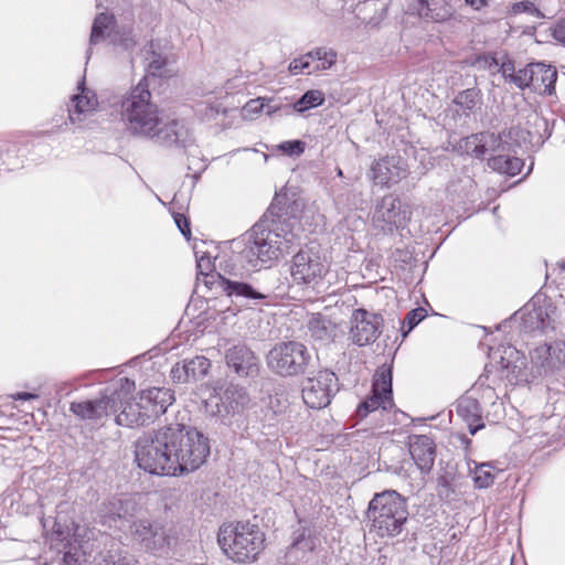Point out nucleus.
I'll return each mask as SVG.
<instances>
[{"label": "nucleus", "mask_w": 565, "mask_h": 565, "mask_svg": "<svg viewBox=\"0 0 565 565\" xmlns=\"http://www.w3.org/2000/svg\"><path fill=\"white\" fill-rule=\"evenodd\" d=\"M478 383H479L480 385H482V384H483V382H482V376H480V377L478 379Z\"/></svg>", "instance_id": "58"}, {"label": "nucleus", "mask_w": 565, "mask_h": 565, "mask_svg": "<svg viewBox=\"0 0 565 565\" xmlns=\"http://www.w3.org/2000/svg\"><path fill=\"white\" fill-rule=\"evenodd\" d=\"M455 104L458 105L465 114L472 113L481 104V94L477 88H468L460 92Z\"/></svg>", "instance_id": "34"}, {"label": "nucleus", "mask_w": 565, "mask_h": 565, "mask_svg": "<svg viewBox=\"0 0 565 565\" xmlns=\"http://www.w3.org/2000/svg\"><path fill=\"white\" fill-rule=\"evenodd\" d=\"M383 317L360 308L351 317L350 339L354 344L363 347L374 342L381 334Z\"/></svg>", "instance_id": "16"}, {"label": "nucleus", "mask_w": 565, "mask_h": 565, "mask_svg": "<svg viewBox=\"0 0 565 565\" xmlns=\"http://www.w3.org/2000/svg\"><path fill=\"white\" fill-rule=\"evenodd\" d=\"M426 317V310L424 308H416L411 310L405 319L404 323L407 324L408 331L413 330L424 318Z\"/></svg>", "instance_id": "47"}, {"label": "nucleus", "mask_w": 565, "mask_h": 565, "mask_svg": "<svg viewBox=\"0 0 565 565\" xmlns=\"http://www.w3.org/2000/svg\"><path fill=\"white\" fill-rule=\"evenodd\" d=\"M519 127H511L501 134L479 132L468 136L460 140L459 149L477 159H484L491 154V150L512 149L515 142H510L507 138H514L519 132Z\"/></svg>", "instance_id": "12"}, {"label": "nucleus", "mask_w": 565, "mask_h": 565, "mask_svg": "<svg viewBox=\"0 0 565 565\" xmlns=\"http://www.w3.org/2000/svg\"><path fill=\"white\" fill-rule=\"evenodd\" d=\"M183 362L185 364L186 372L191 382H196L203 379L209 373L211 367L210 360L203 355H196L192 359H184Z\"/></svg>", "instance_id": "33"}, {"label": "nucleus", "mask_w": 565, "mask_h": 565, "mask_svg": "<svg viewBox=\"0 0 565 565\" xmlns=\"http://www.w3.org/2000/svg\"><path fill=\"white\" fill-rule=\"evenodd\" d=\"M488 0H466L467 4L472 7L476 10L481 9Z\"/></svg>", "instance_id": "56"}, {"label": "nucleus", "mask_w": 565, "mask_h": 565, "mask_svg": "<svg viewBox=\"0 0 565 565\" xmlns=\"http://www.w3.org/2000/svg\"><path fill=\"white\" fill-rule=\"evenodd\" d=\"M105 565H136V561L132 555L127 552H115L109 553L107 558L104 559Z\"/></svg>", "instance_id": "42"}, {"label": "nucleus", "mask_w": 565, "mask_h": 565, "mask_svg": "<svg viewBox=\"0 0 565 565\" xmlns=\"http://www.w3.org/2000/svg\"><path fill=\"white\" fill-rule=\"evenodd\" d=\"M310 54L309 52L301 55L300 57L298 58H295L290 64H289V71L292 73V74H300L302 73L305 70H308L310 67V64H311V60H310Z\"/></svg>", "instance_id": "46"}, {"label": "nucleus", "mask_w": 565, "mask_h": 565, "mask_svg": "<svg viewBox=\"0 0 565 565\" xmlns=\"http://www.w3.org/2000/svg\"><path fill=\"white\" fill-rule=\"evenodd\" d=\"M555 308L544 301L540 303V299L532 300L524 306L522 310V328L525 332L545 331L548 328H553V318Z\"/></svg>", "instance_id": "20"}, {"label": "nucleus", "mask_w": 565, "mask_h": 565, "mask_svg": "<svg viewBox=\"0 0 565 565\" xmlns=\"http://www.w3.org/2000/svg\"><path fill=\"white\" fill-rule=\"evenodd\" d=\"M94 531L85 525L73 524V541L63 545V563L65 565H82L88 550Z\"/></svg>", "instance_id": "21"}, {"label": "nucleus", "mask_w": 565, "mask_h": 565, "mask_svg": "<svg viewBox=\"0 0 565 565\" xmlns=\"http://www.w3.org/2000/svg\"><path fill=\"white\" fill-rule=\"evenodd\" d=\"M408 174L407 164L401 157H384L374 161L370 169V178L375 184L390 186L399 182Z\"/></svg>", "instance_id": "18"}, {"label": "nucleus", "mask_w": 565, "mask_h": 565, "mask_svg": "<svg viewBox=\"0 0 565 565\" xmlns=\"http://www.w3.org/2000/svg\"><path fill=\"white\" fill-rule=\"evenodd\" d=\"M562 269H565V260L564 263L561 265Z\"/></svg>", "instance_id": "60"}, {"label": "nucleus", "mask_w": 565, "mask_h": 565, "mask_svg": "<svg viewBox=\"0 0 565 565\" xmlns=\"http://www.w3.org/2000/svg\"><path fill=\"white\" fill-rule=\"evenodd\" d=\"M519 134L514 138H507L510 142H515L512 149H498L491 150V157L488 159V166L500 173L505 174L504 166H508V158L511 153H518V149L521 148V140L525 141V131L519 127Z\"/></svg>", "instance_id": "29"}, {"label": "nucleus", "mask_w": 565, "mask_h": 565, "mask_svg": "<svg viewBox=\"0 0 565 565\" xmlns=\"http://www.w3.org/2000/svg\"><path fill=\"white\" fill-rule=\"evenodd\" d=\"M406 213L401 210V201L393 194L384 195L376 202L372 213V223L376 228L392 233L406 224Z\"/></svg>", "instance_id": "17"}, {"label": "nucleus", "mask_w": 565, "mask_h": 565, "mask_svg": "<svg viewBox=\"0 0 565 565\" xmlns=\"http://www.w3.org/2000/svg\"><path fill=\"white\" fill-rule=\"evenodd\" d=\"M116 28V20L113 14L106 12L97 14L92 25L89 46L96 45L108 39L110 30H115Z\"/></svg>", "instance_id": "30"}, {"label": "nucleus", "mask_w": 565, "mask_h": 565, "mask_svg": "<svg viewBox=\"0 0 565 565\" xmlns=\"http://www.w3.org/2000/svg\"><path fill=\"white\" fill-rule=\"evenodd\" d=\"M108 40L114 46L124 51H130L136 45V40L131 34V30L125 28H116L115 30H110L108 33Z\"/></svg>", "instance_id": "35"}, {"label": "nucleus", "mask_w": 565, "mask_h": 565, "mask_svg": "<svg viewBox=\"0 0 565 565\" xmlns=\"http://www.w3.org/2000/svg\"><path fill=\"white\" fill-rule=\"evenodd\" d=\"M406 499L395 490L375 493L369 502L366 518L371 522V531L380 537L399 535L408 520Z\"/></svg>", "instance_id": "3"}, {"label": "nucleus", "mask_w": 565, "mask_h": 565, "mask_svg": "<svg viewBox=\"0 0 565 565\" xmlns=\"http://www.w3.org/2000/svg\"><path fill=\"white\" fill-rule=\"evenodd\" d=\"M418 1H419V6H420L418 8V14L420 17L434 19V17L429 14L430 8H429V4H428V1L427 0H418Z\"/></svg>", "instance_id": "53"}, {"label": "nucleus", "mask_w": 565, "mask_h": 565, "mask_svg": "<svg viewBox=\"0 0 565 565\" xmlns=\"http://www.w3.org/2000/svg\"><path fill=\"white\" fill-rule=\"evenodd\" d=\"M303 403L313 409L328 406L338 392V377L329 370H320L302 383Z\"/></svg>", "instance_id": "11"}, {"label": "nucleus", "mask_w": 565, "mask_h": 565, "mask_svg": "<svg viewBox=\"0 0 565 565\" xmlns=\"http://www.w3.org/2000/svg\"><path fill=\"white\" fill-rule=\"evenodd\" d=\"M39 396L36 394H33V393H26V392H21V393H18L13 396L14 399H19V401H28V399H35L38 398Z\"/></svg>", "instance_id": "55"}, {"label": "nucleus", "mask_w": 565, "mask_h": 565, "mask_svg": "<svg viewBox=\"0 0 565 565\" xmlns=\"http://www.w3.org/2000/svg\"><path fill=\"white\" fill-rule=\"evenodd\" d=\"M221 269L225 275H213V279L209 280L212 284H216V289H220L227 297L252 301L253 303H259L260 301L268 298V294L262 291L259 288L254 287L252 284L237 279L238 271L231 260L225 262V266L220 263Z\"/></svg>", "instance_id": "10"}, {"label": "nucleus", "mask_w": 565, "mask_h": 565, "mask_svg": "<svg viewBox=\"0 0 565 565\" xmlns=\"http://www.w3.org/2000/svg\"><path fill=\"white\" fill-rule=\"evenodd\" d=\"M533 369L539 375H547L565 366V341L539 344L530 351Z\"/></svg>", "instance_id": "15"}, {"label": "nucleus", "mask_w": 565, "mask_h": 565, "mask_svg": "<svg viewBox=\"0 0 565 565\" xmlns=\"http://www.w3.org/2000/svg\"><path fill=\"white\" fill-rule=\"evenodd\" d=\"M409 454L423 473H428L435 462L436 445L426 435H414L409 438Z\"/></svg>", "instance_id": "24"}, {"label": "nucleus", "mask_w": 565, "mask_h": 565, "mask_svg": "<svg viewBox=\"0 0 565 565\" xmlns=\"http://www.w3.org/2000/svg\"><path fill=\"white\" fill-rule=\"evenodd\" d=\"M310 335L320 341H330L333 338L334 326L324 316L313 315L308 322Z\"/></svg>", "instance_id": "31"}, {"label": "nucleus", "mask_w": 565, "mask_h": 565, "mask_svg": "<svg viewBox=\"0 0 565 565\" xmlns=\"http://www.w3.org/2000/svg\"><path fill=\"white\" fill-rule=\"evenodd\" d=\"M302 204L286 194L275 196L263 217L252 227L238 257L252 267L271 264L296 243L295 226Z\"/></svg>", "instance_id": "1"}, {"label": "nucleus", "mask_w": 565, "mask_h": 565, "mask_svg": "<svg viewBox=\"0 0 565 565\" xmlns=\"http://www.w3.org/2000/svg\"><path fill=\"white\" fill-rule=\"evenodd\" d=\"M392 406V366L383 364L375 373L372 395L359 405L355 416L363 419L380 407L385 411Z\"/></svg>", "instance_id": "13"}, {"label": "nucleus", "mask_w": 565, "mask_h": 565, "mask_svg": "<svg viewBox=\"0 0 565 565\" xmlns=\"http://www.w3.org/2000/svg\"><path fill=\"white\" fill-rule=\"evenodd\" d=\"M127 395L128 393L125 391L122 402L118 403V409L120 408V412L115 417L116 424L128 428L148 426L149 423L142 414L137 396L128 399Z\"/></svg>", "instance_id": "26"}, {"label": "nucleus", "mask_w": 565, "mask_h": 565, "mask_svg": "<svg viewBox=\"0 0 565 565\" xmlns=\"http://www.w3.org/2000/svg\"><path fill=\"white\" fill-rule=\"evenodd\" d=\"M175 476L199 469L210 455V444L196 428L168 426Z\"/></svg>", "instance_id": "4"}, {"label": "nucleus", "mask_w": 565, "mask_h": 565, "mask_svg": "<svg viewBox=\"0 0 565 565\" xmlns=\"http://www.w3.org/2000/svg\"><path fill=\"white\" fill-rule=\"evenodd\" d=\"M310 362L309 350L298 341L279 342L267 354L269 370L285 377L303 374Z\"/></svg>", "instance_id": "8"}, {"label": "nucleus", "mask_w": 565, "mask_h": 565, "mask_svg": "<svg viewBox=\"0 0 565 565\" xmlns=\"http://www.w3.org/2000/svg\"><path fill=\"white\" fill-rule=\"evenodd\" d=\"M220 401L221 404L216 403V411L213 414L225 418L243 409L248 404L249 396L244 387L230 384Z\"/></svg>", "instance_id": "25"}, {"label": "nucleus", "mask_w": 565, "mask_h": 565, "mask_svg": "<svg viewBox=\"0 0 565 565\" xmlns=\"http://www.w3.org/2000/svg\"><path fill=\"white\" fill-rule=\"evenodd\" d=\"M290 275L295 284L317 292H327L331 285L329 264L312 248L300 249L294 255Z\"/></svg>", "instance_id": "7"}, {"label": "nucleus", "mask_w": 565, "mask_h": 565, "mask_svg": "<svg viewBox=\"0 0 565 565\" xmlns=\"http://www.w3.org/2000/svg\"><path fill=\"white\" fill-rule=\"evenodd\" d=\"M523 160L516 157V153H511L508 158V166H504L505 168V174H509L511 177L518 174L521 172V169L523 168Z\"/></svg>", "instance_id": "48"}, {"label": "nucleus", "mask_w": 565, "mask_h": 565, "mask_svg": "<svg viewBox=\"0 0 565 565\" xmlns=\"http://www.w3.org/2000/svg\"><path fill=\"white\" fill-rule=\"evenodd\" d=\"M174 221H175V224L179 227L180 232L183 234V236L189 239L191 236L189 220L182 214H175Z\"/></svg>", "instance_id": "51"}, {"label": "nucleus", "mask_w": 565, "mask_h": 565, "mask_svg": "<svg viewBox=\"0 0 565 565\" xmlns=\"http://www.w3.org/2000/svg\"><path fill=\"white\" fill-rule=\"evenodd\" d=\"M323 102L324 95L321 90H308L294 104V109L297 113H303L310 108L320 106Z\"/></svg>", "instance_id": "37"}, {"label": "nucleus", "mask_w": 565, "mask_h": 565, "mask_svg": "<svg viewBox=\"0 0 565 565\" xmlns=\"http://www.w3.org/2000/svg\"><path fill=\"white\" fill-rule=\"evenodd\" d=\"M90 58V49L87 51V60Z\"/></svg>", "instance_id": "59"}, {"label": "nucleus", "mask_w": 565, "mask_h": 565, "mask_svg": "<svg viewBox=\"0 0 565 565\" xmlns=\"http://www.w3.org/2000/svg\"><path fill=\"white\" fill-rule=\"evenodd\" d=\"M456 413L467 423L471 435L484 427L482 409L477 398L467 394L459 397L456 403Z\"/></svg>", "instance_id": "27"}, {"label": "nucleus", "mask_w": 565, "mask_h": 565, "mask_svg": "<svg viewBox=\"0 0 565 565\" xmlns=\"http://www.w3.org/2000/svg\"><path fill=\"white\" fill-rule=\"evenodd\" d=\"M310 548H311V546H310L309 542L305 539V535L302 533V534H299L296 539H294L291 545L288 548L287 554L289 556H291L299 550L305 551V550H310Z\"/></svg>", "instance_id": "49"}, {"label": "nucleus", "mask_w": 565, "mask_h": 565, "mask_svg": "<svg viewBox=\"0 0 565 565\" xmlns=\"http://www.w3.org/2000/svg\"><path fill=\"white\" fill-rule=\"evenodd\" d=\"M125 390L107 387L99 397L72 402L70 411L83 420H102L117 413L118 403L122 402Z\"/></svg>", "instance_id": "9"}, {"label": "nucleus", "mask_w": 565, "mask_h": 565, "mask_svg": "<svg viewBox=\"0 0 565 565\" xmlns=\"http://www.w3.org/2000/svg\"><path fill=\"white\" fill-rule=\"evenodd\" d=\"M226 364L238 376H254L258 373V358L245 344H235L225 353Z\"/></svg>", "instance_id": "22"}, {"label": "nucleus", "mask_w": 565, "mask_h": 565, "mask_svg": "<svg viewBox=\"0 0 565 565\" xmlns=\"http://www.w3.org/2000/svg\"><path fill=\"white\" fill-rule=\"evenodd\" d=\"M152 44L150 45V50L146 53V63H147V71L152 76H161L163 74V68L167 64L166 57L156 52L152 49Z\"/></svg>", "instance_id": "38"}, {"label": "nucleus", "mask_w": 565, "mask_h": 565, "mask_svg": "<svg viewBox=\"0 0 565 565\" xmlns=\"http://www.w3.org/2000/svg\"><path fill=\"white\" fill-rule=\"evenodd\" d=\"M171 379L175 383H189L191 382L184 362L175 363L170 372Z\"/></svg>", "instance_id": "44"}, {"label": "nucleus", "mask_w": 565, "mask_h": 565, "mask_svg": "<svg viewBox=\"0 0 565 565\" xmlns=\"http://www.w3.org/2000/svg\"><path fill=\"white\" fill-rule=\"evenodd\" d=\"M501 73L504 76L505 79L510 81V74H514V66L512 63H503L501 66Z\"/></svg>", "instance_id": "54"}, {"label": "nucleus", "mask_w": 565, "mask_h": 565, "mask_svg": "<svg viewBox=\"0 0 565 565\" xmlns=\"http://www.w3.org/2000/svg\"><path fill=\"white\" fill-rule=\"evenodd\" d=\"M132 539L152 553L163 554L170 546V535L158 522L147 519L135 521L130 526Z\"/></svg>", "instance_id": "14"}, {"label": "nucleus", "mask_w": 565, "mask_h": 565, "mask_svg": "<svg viewBox=\"0 0 565 565\" xmlns=\"http://www.w3.org/2000/svg\"><path fill=\"white\" fill-rule=\"evenodd\" d=\"M510 82L515 84L519 88L523 89L525 87L531 88L532 77H531V64L526 67L516 71L514 74H510Z\"/></svg>", "instance_id": "41"}, {"label": "nucleus", "mask_w": 565, "mask_h": 565, "mask_svg": "<svg viewBox=\"0 0 565 565\" xmlns=\"http://www.w3.org/2000/svg\"><path fill=\"white\" fill-rule=\"evenodd\" d=\"M196 268H198V275L204 277V279H203L204 284L206 286H210L211 288L212 287L216 288V284H212L209 280L213 279L212 278L213 275H222V274L215 273L213 270L214 265L212 263L211 257L207 254L204 253L201 256H196Z\"/></svg>", "instance_id": "39"}, {"label": "nucleus", "mask_w": 565, "mask_h": 565, "mask_svg": "<svg viewBox=\"0 0 565 565\" xmlns=\"http://www.w3.org/2000/svg\"><path fill=\"white\" fill-rule=\"evenodd\" d=\"M120 115L127 131L135 137L149 139L168 148H186L193 142L184 122L169 117L152 100L147 77L121 97Z\"/></svg>", "instance_id": "2"}, {"label": "nucleus", "mask_w": 565, "mask_h": 565, "mask_svg": "<svg viewBox=\"0 0 565 565\" xmlns=\"http://www.w3.org/2000/svg\"><path fill=\"white\" fill-rule=\"evenodd\" d=\"M138 402L149 425L163 415L174 402L171 390L166 387H151L137 395Z\"/></svg>", "instance_id": "19"}, {"label": "nucleus", "mask_w": 565, "mask_h": 565, "mask_svg": "<svg viewBox=\"0 0 565 565\" xmlns=\"http://www.w3.org/2000/svg\"><path fill=\"white\" fill-rule=\"evenodd\" d=\"M337 175L338 177H343V172L340 168L337 169Z\"/></svg>", "instance_id": "57"}, {"label": "nucleus", "mask_w": 565, "mask_h": 565, "mask_svg": "<svg viewBox=\"0 0 565 565\" xmlns=\"http://www.w3.org/2000/svg\"><path fill=\"white\" fill-rule=\"evenodd\" d=\"M551 30L553 38L557 42L565 44V18L557 20Z\"/></svg>", "instance_id": "50"}, {"label": "nucleus", "mask_w": 565, "mask_h": 565, "mask_svg": "<svg viewBox=\"0 0 565 565\" xmlns=\"http://www.w3.org/2000/svg\"><path fill=\"white\" fill-rule=\"evenodd\" d=\"M77 89L68 106V118L72 124H81L98 107V98L95 92L85 86V77L78 82Z\"/></svg>", "instance_id": "23"}, {"label": "nucleus", "mask_w": 565, "mask_h": 565, "mask_svg": "<svg viewBox=\"0 0 565 565\" xmlns=\"http://www.w3.org/2000/svg\"><path fill=\"white\" fill-rule=\"evenodd\" d=\"M494 473L490 463H481L473 470V481L476 487L483 489L494 482Z\"/></svg>", "instance_id": "40"}, {"label": "nucleus", "mask_w": 565, "mask_h": 565, "mask_svg": "<svg viewBox=\"0 0 565 565\" xmlns=\"http://www.w3.org/2000/svg\"><path fill=\"white\" fill-rule=\"evenodd\" d=\"M511 11L515 14L523 13V12L529 13L531 15L540 14V11L535 7V4L530 0H524V1L512 3Z\"/></svg>", "instance_id": "45"}, {"label": "nucleus", "mask_w": 565, "mask_h": 565, "mask_svg": "<svg viewBox=\"0 0 565 565\" xmlns=\"http://www.w3.org/2000/svg\"><path fill=\"white\" fill-rule=\"evenodd\" d=\"M305 146V142L301 140H292L281 142L278 145V149L285 154L299 157L303 153Z\"/></svg>", "instance_id": "43"}, {"label": "nucleus", "mask_w": 565, "mask_h": 565, "mask_svg": "<svg viewBox=\"0 0 565 565\" xmlns=\"http://www.w3.org/2000/svg\"><path fill=\"white\" fill-rule=\"evenodd\" d=\"M129 502L121 499L113 498L103 503L100 509L104 522H117L125 519L129 514Z\"/></svg>", "instance_id": "32"}, {"label": "nucleus", "mask_w": 565, "mask_h": 565, "mask_svg": "<svg viewBox=\"0 0 565 565\" xmlns=\"http://www.w3.org/2000/svg\"><path fill=\"white\" fill-rule=\"evenodd\" d=\"M263 107L264 104L260 102V99H252L245 105L244 111L248 115L257 114L263 109Z\"/></svg>", "instance_id": "52"}, {"label": "nucleus", "mask_w": 565, "mask_h": 565, "mask_svg": "<svg viewBox=\"0 0 565 565\" xmlns=\"http://www.w3.org/2000/svg\"><path fill=\"white\" fill-rule=\"evenodd\" d=\"M309 54L311 55L310 56L311 62L312 61L320 62L316 66L315 71H319V70L324 71V70L331 68L335 64L337 57H338V54L334 50L327 49V47H317V49L310 51Z\"/></svg>", "instance_id": "36"}, {"label": "nucleus", "mask_w": 565, "mask_h": 565, "mask_svg": "<svg viewBox=\"0 0 565 565\" xmlns=\"http://www.w3.org/2000/svg\"><path fill=\"white\" fill-rule=\"evenodd\" d=\"M135 460L140 469L151 475L175 476L168 426L137 439Z\"/></svg>", "instance_id": "6"}, {"label": "nucleus", "mask_w": 565, "mask_h": 565, "mask_svg": "<svg viewBox=\"0 0 565 565\" xmlns=\"http://www.w3.org/2000/svg\"><path fill=\"white\" fill-rule=\"evenodd\" d=\"M531 89L539 94L551 95L557 79L556 70L544 63H531Z\"/></svg>", "instance_id": "28"}, {"label": "nucleus", "mask_w": 565, "mask_h": 565, "mask_svg": "<svg viewBox=\"0 0 565 565\" xmlns=\"http://www.w3.org/2000/svg\"><path fill=\"white\" fill-rule=\"evenodd\" d=\"M217 542L228 558L236 563H250L264 550L265 533L250 522L224 524L220 527Z\"/></svg>", "instance_id": "5"}]
</instances>
